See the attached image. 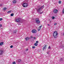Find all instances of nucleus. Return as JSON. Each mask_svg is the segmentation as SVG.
<instances>
[{"mask_svg": "<svg viewBox=\"0 0 64 64\" xmlns=\"http://www.w3.org/2000/svg\"><path fill=\"white\" fill-rule=\"evenodd\" d=\"M47 54H49V53L47 52Z\"/></svg>", "mask_w": 64, "mask_h": 64, "instance_id": "nucleus-38", "label": "nucleus"}, {"mask_svg": "<svg viewBox=\"0 0 64 64\" xmlns=\"http://www.w3.org/2000/svg\"><path fill=\"white\" fill-rule=\"evenodd\" d=\"M36 22L37 24H40V22L39 20V19L38 18H36Z\"/></svg>", "mask_w": 64, "mask_h": 64, "instance_id": "nucleus-3", "label": "nucleus"}, {"mask_svg": "<svg viewBox=\"0 0 64 64\" xmlns=\"http://www.w3.org/2000/svg\"><path fill=\"white\" fill-rule=\"evenodd\" d=\"M2 26V25L1 24H0V27H1Z\"/></svg>", "mask_w": 64, "mask_h": 64, "instance_id": "nucleus-32", "label": "nucleus"}, {"mask_svg": "<svg viewBox=\"0 0 64 64\" xmlns=\"http://www.w3.org/2000/svg\"><path fill=\"white\" fill-rule=\"evenodd\" d=\"M33 38V37L32 36H30V38Z\"/></svg>", "mask_w": 64, "mask_h": 64, "instance_id": "nucleus-29", "label": "nucleus"}, {"mask_svg": "<svg viewBox=\"0 0 64 64\" xmlns=\"http://www.w3.org/2000/svg\"><path fill=\"white\" fill-rule=\"evenodd\" d=\"M22 6L24 7H27L28 6V4L26 3H24L22 4Z\"/></svg>", "mask_w": 64, "mask_h": 64, "instance_id": "nucleus-5", "label": "nucleus"}, {"mask_svg": "<svg viewBox=\"0 0 64 64\" xmlns=\"http://www.w3.org/2000/svg\"><path fill=\"white\" fill-rule=\"evenodd\" d=\"M46 46H46V45L44 47H43V50H44L46 49Z\"/></svg>", "mask_w": 64, "mask_h": 64, "instance_id": "nucleus-11", "label": "nucleus"}, {"mask_svg": "<svg viewBox=\"0 0 64 64\" xmlns=\"http://www.w3.org/2000/svg\"><path fill=\"white\" fill-rule=\"evenodd\" d=\"M32 48H35V46H32Z\"/></svg>", "mask_w": 64, "mask_h": 64, "instance_id": "nucleus-33", "label": "nucleus"}, {"mask_svg": "<svg viewBox=\"0 0 64 64\" xmlns=\"http://www.w3.org/2000/svg\"><path fill=\"white\" fill-rule=\"evenodd\" d=\"M12 64H16V62H13L12 63Z\"/></svg>", "mask_w": 64, "mask_h": 64, "instance_id": "nucleus-22", "label": "nucleus"}, {"mask_svg": "<svg viewBox=\"0 0 64 64\" xmlns=\"http://www.w3.org/2000/svg\"><path fill=\"white\" fill-rule=\"evenodd\" d=\"M63 60V58H61L60 59V61H62Z\"/></svg>", "mask_w": 64, "mask_h": 64, "instance_id": "nucleus-20", "label": "nucleus"}, {"mask_svg": "<svg viewBox=\"0 0 64 64\" xmlns=\"http://www.w3.org/2000/svg\"><path fill=\"white\" fill-rule=\"evenodd\" d=\"M57 12H58V10H57L55 9L54 10V13H57Z\"/></svg>", "mask_w": 64, "mask_h": 64, "instance_id": "nucleus-8", "label": "nucleus"}, {"mask_svg": "<svg viewBox=\"0 0 64 64\" xmlns=\"http://www.w3.org/2000/svg\"><path fill=\"white\" fill-rule=\"evenodd\" d=\"M41 27H42V26H41L39 27V29H38V31H40V30L41 29Z\"/></svg>", "mask_w": 64, "mask_h": 64, "instance_id": "nucleus-9", "label": "nucleus"}, {"mask_svg": "<svg viewBox=\"0 0 64 64\" xmlns=\"http://www.w3.org/2000/svg\"><path fill=\"white\" fill-rule=\"evenodd\" d=\"M61 1H59V4H61Z\"/></svg>", "mask_w": 64, "mask_h": 64, "instance_id": "nucleus-26", "label": "nucleus"}, {"mask_svg": "<svg viewBox=\"0 0 64 64\" xmlns=\"http://www.w3.org/2000/svg\"><path fill=\"white\" fill-rule=\"evenodd\" d=\"M38 45V44L37 43H35L34 44V45H35V46H37Z\"/></svg>", "mask_w": 64, "mask_h": 64, "instance_id": "nucleus-15", "label": "nucleus"}, {"mask_svg": "<svg viewBox=\"0 0 64 64\" xmlns=\"http://www.w3.org/2000/svg\"><path fill=\"white\" fill-rule=\"evenodd\" d=\"M3 20V19L2 18H1L0 19V21H1V20Z\"/></svg>", "mask_w": 64, "mask_h": 64, "instance_id": "nucleus-27", "label": "nucleus"}, {"mask_svg": "<svg viewBox=\"0 0 64 64\" xmlns=\"http://www.w3.org/2000/svg\"><path fill=\"white\" fill-rule=\"evenodd\" d=\"M13 15H14V14H13V13L11 14H10V16H13Z\"/></svg>", "mask_w": 64, "mask_h": 64, "instance_id": "nucleus-19", "label": "nucleus"}, {"mask_svg": "<svg viewBox=\"0 0 64 64\" xmlns=\"http://www.w3.org/2000/svg\"><path fill=\"white\" fill-rule=\"evenodd\" d=\"M57 35H58V33H57V31H54L53 34V36H54V38H56Z\"/></svg>", "mask_w": 64, "mask_h": 64, "instance_id": "nucleus-2", "label": "nucleus"}, {"mask_svg": "<svg viewBox=\"0 0 64 64\" xmlns=\"http://www.w3.org/2000/svg\"><path fill=\"white\" fill-rule=\"evenodd\" d=\"M48 26H50V25L49 24H48Z\"/></svg>", "mask_w": 64, "mask_h": 64, "instance_id": "nucleus-37", "label": "nucleus"}, {"mask_svg": "<svg viewBox=\"0 0 64 64\" xmlns=\"http://www.w3.org/2000/svg\"><path fill=\"white\" fill-rule=\"evenodd\" d=\"M62 13L63 14H64V9L62 10Z\"/></svg>", "mask_w": 64, "mask_h": 64, "instance_id": "nucleus-24", "label": "nucleus"}, {"mask_svg": "<svg viewBox=\"0 0 64 64\" xmlns=\"http://www.w3.org/2000/svg\"><path fill=\"white\" fill-rule=\"evenodd\" d=\"M36 43H38V41H36Z\"/></svg>", "mask_w": 64, "mask_h": 64, "instance_id": "nucleus-36", "label": "nucleus"}, {"mask_svg": "<svg viewBox=\"0 0 64 64\" xmlns=\"http://www.w3.org/2000/svg\"><path fill=\"white\" fill-rule=\"evenodd\" d=\"M34 39H35L36 38V37H34Z\"/></svg>", "mask_w": 64, "mask_h": 64, "instance_id": "nucleus-34", "label": "nucleus"}, {"mask_svg": "<svg viewBox=\"0 0 64 64\" xmlns=\"http://www.w3.org/2000/svg\"><path fill=\"white\" fill-rule=\"evenodd\" d=\"M28 50V49H27L26 50V51H27Z\"/></svg>", "mask_w": 64, "mask_h": 64, "instance_id": "nucleus-31", "label": "nucleus"}, {"mask_svg": "<svg viewBox=\"0 0 64 64\" xmlns=\"http://www.w3.org/2000/svg\"><path fill=\"white\" fill-rule=\"evenodd\" d=\"M54 25H57V23H55V24H54Z\"/></svg>", "mask_w": 64, "mask_h": 64, "instance_id": "nucleus-30", "label": "nucleus"}, {"mask_svg": "<svg viewBox=\"0 0 64 64\" xmlns=\"http://www.w3.org/2000/svg\"><path fill=\"white\" fill-rule=\"evenodd\" d=\"M32 32L33 33H36L37 31L36 30L34 29L32 30Z\"/></svg>", "mask_w": 64, "mask_h": 64, "instance_id": "nucleus-6", "label": "nucleus"}, {"mask_svg": "<svg viewBox=\"0 0 64 64\" xmlns=\"http://www.w3.org/2000/svg\"><path fill=\"white\" fill-rule=\"evenodd\" d=\"M3 44H4V42H1L0 43V45L1 46V45H3Z\"/></svg>", "mask_w": 64, "mask_h": 64, "instance_id": "nucleus-13", "label": "nucleus"}, {"mask_svg": "<svg viewBox=\"0 0 64 64\" xmlns=\"http://www.w3.org/2000/svg\"><path fill=\"white\" fill-rule=\"evenodd\" d=\"M38 7H40V8L37 9L38 13L39 14H42L43 12V11L42 12H40V11L42 9V8H43L44 7V6L43 5L42 6H39Z\"/></svg>", "mask_w": 64, "mask_h": 64, "instance_id": "nucleus-1", "label": "nucleus"}, {"mask_svg": "<svg viewBox=\"0 0 64 64\" xmlns=\"http://www.w3.org/2000/svg\"><path fill=\"white\" fill-rule=\"evenodd\" d=\"M13 2V3H14V4H15L16 3V2H17V1L15 0H14Z\"/></svg>", "mask_w": 64, "mask_h": 64, "instance_id": "nucleus-10", "label": "nucleus"}, {"mask_svg": "<svg viewBox=\"0 0 64 64\" xmlns=\"http://www.w3.org/2000/svg\"><path fill=\"white\" fill-rule=\"evenodd\" d=\"M3 51L2 50H0V55H2Z\"/></svg>", "mask_w": 64, "mask_h": 64, "instance_id": "nucleus-7", "label": "nucleus"}, {"mask_svg": "<svg viewBox=\"0 0 64 64\" xmlns=\"http://www.w3.org/2000/svg\"><path fill=\"white\" fill-rule=\"evenodd\" d=\"M54 18H55V17L54 16H53L52 17V19H54Z\"/></svg>", "mask_w": 64, "mask_h": 64, "instance_id": "nucleus-23", "label": "nucleus"}, {"mask_svg": "<svg viewBox=\"0 0 64 64\" xmlns=\"http://www.w3.org/2000/svg\"><path fill=\"white\" fill-rule=\"evenodd\" d=\"M48 49H51V48L50 47V46H49L48 48Z\"/></svg>", "mask_w": 64, "mask_h": 64, "instance_id": "nucleus-21", "label": "nucleus"}, {"mask_svg": "<svg viewBox=\"0 0 64 64\" xmlns=\"http://www.w3.org/2000/svg\"><path fill=\"white\" fill-rule=\"evenodd\" d=\"M2 6V4H0V6Z\"/></svg>", "mask_w": 64, "mask_h": 64, "instance_id": "nucleus-28", "label": "nucleus"}, {"mask_svg": "<svg viewBox=\"0 0 64 64\" xmlns=\"http://www.w3.org/2000/svg\"><path fill=\"white\" fill-rule=\"evenodd\" d=\"M21 19L20 18H18L16 19L15 20V22H20V20H21Z\"/></svg>", "mask_w": 64, "mask_h": 64, "instance_id": "nucleus-4", "label": "nucleus"}, {"mask_svg": "<svg viewBox=\"0 0 64 64\" xmlns=\"http://www.w3.org/2000/svg\"><path fill=\"white\" fill-rule=\"evenodd\" d=\"M6 9H7V8H4L3 9V10H6Z\"/></svg>", "mask_w": 64, "mask_h": 64, "instance_id": "nucleus-17", "label": "nucleus"}, {"mask_svg": "<svg viewBox=\"0 0 64 64\" xmlns=\"http://www.w3.org/2000/svg\"><path fill=\"white\" fill-rule=\"evenodd\" d=\"M18 62H21L22 60H21V59H19L18 60Z\"/></svg>", "mask_w": 64, "mask_h": 64, "instance_id": "nucleus-14", "label": "nucleus"}, {"mask_svg": "<svg viewBox=\"0 0 64 64\" xmlns=\"http://www.w3.org/2000/svg\"><path fill=\"white\" fill-rule=\"evenodd\" d=\"M16 30H14L13 32L14 33H16Z\"/></svg>", "mask_w": 64, "mask_h": 64, "instance_id": "nucleus-18", "label": "nucleus"}, {"mask_svg": "<svg viewBox=\"0 0 64 64\" xmlns=\"http://www.w3.org/2000/svg\"><path fill=\"white\" fill-rule=\"evenodd\" d=\"M49 22L50 23H51V21L50 20L49 21Z\"/></svg>", "mask_w": 64, "mask_h": 64, "instance_id": "nucleus-35", "label": "nucleus"}, {"mask_svg": "<svg viewBox=\"0 0 64 64\" xmlns=\"http://www.w3.org/2000/svg\"><path fill=\"white\" fill-rule=\"evenodd\" d=\"M29 39H30V38H29V37H26L25 38V39H26V41H27V40H29Z\"/></svg>", "mask_w": 64, "mask_h": 64, "instance_id": "nucleus-12", "label": "nucleus"}, {"mask_svg": "<svg viewBox=\"0 0 64 64\" xmlns=\"http://www.w3.org/2000/svg\"><path fill=\"white\" fill-rule=\"evenodd\" d=\"M13 46H10V48H13Z\"/></svg>", "mask_w": 64, "mask_h": 64, "instance_id": "nucleus-25", "label": "nucleus"}, {"mask_svg": "<svg viewBox=\"0 0 64 64\" xmlns=\"http://www.w3.org/2000/svg\"><path fill=\"white\" fill-rule=\"evenodd\" d=\"M11 11L10 10V11L8 12L7 13H11Z\"/></svg>", "mask_w": 64, "mask_h": 64, "instance_id": "nucleus-16", "label": "nucleus"}]
</instances>
